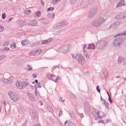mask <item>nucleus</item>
<instances>
[{
	"instance_id": "1",
	"label": "nucleus",
	"mask_w": 126,
	"mask_h": 126,
	"mask_svg": "<svg viewBox=\"0 0 126 126\" xmlns=\"http://www.w3.org/2000/svg\"><path fill=\"white\" fill-rule=\"evenodd\" d=\"M71 47L70 45L67 44L60 46L57 49V51L58 53H62L63 54H67L70 51Z\"/></svg>"
},
{
	"instance_id": "2",
	"label": "nucleus",
	"mask_w": 126,
	"mask_h": 126,
	"mask_svg": "<svg viewBox=\"0 0 126 126\" xmlns=\"http://www.w3.org/2000/svg\"><path fill=\"white\" fill-rule=\"evenodd\" d=\"M8 95L10 99L13 102H17V101H19V100H20V95L14 92H8Z\"/></svg>"
},
{
	"instance_id": "3",
	"label": "nucleus",
	"mask_w": 126,
	"mask_h": 126,
	"mask_svg": "<svg viewBox=\"0 0 126 126\" xmlns=\"http://www.w3.org/2000/svg\"><path fill=\"white\" fill-rule=\"evenodd\" d=\"M108 46V43L103 40H99L96 44V48L98 50H104Z\"/></svg>"
},
{
	"instance_id": "4",
	"label": "nucleus",
	"mask_w": 126,
	"mask_h": 126,
	"mask_svg": "<svg viewBox=\"0 0 126 126\" xmlns=\"http://www.w3.org/2000/svg\"><path fill=\"white\" fill-rule=\"evenodd\" d=\"M106 21V19H105L103 17H99L98 19L94 20L92 23V26H94V27H98V26H100L101 24H103L104 22Z\"/></svg>"
},
{
	"instance_id": "5",
	"label": "nucleus",
	"mask_w": 126,
	"mask_h": 126,
	"mask_svg": "<svg viewBox=\"0 0 126 126\" xmlns=\"http://www.w3.org/2000/svg\"><path fill=\"white\" fill-rule=\"evenodd\" d=\"M76 61L78 64L81 65H84V64H85V63L86 62L85 58H84L83 55L80 53L77 54Z\"/></svg>"
},
{
	"instance_id": "6",
	"label": "nucleus",
	"mask_w": 126,
	"mask_h": 126,
	"mask_svg": "<svg viewBox=\"0 0 126 126\" xmlns=\"http://www.w3.org/2000/svg\"><path fill=\"white\" fill-rule=\"evenodd\" d=\"M124 41H125V38L122 37H118L113 41V45L114 47H120L121 44L124 43Z\"/></svg>"
},
{
	"instance_id": "7",
	"label": "nucleus",
	"mask_w": 126,
	"mask_h": 126,
	"mask_svg": "<svg viewBox=\"0 0 126 126\" xmlns=\"http://www.w3.org/2000/svg\"><path fill=\"white\" fill-rule=\"evenodd\" d=\"M30 114L32 120H35V121H38V120H39V115H38V113H37L36 110H31Z\"/></svg>"
},
{
	"instance_id": "8",
	"label": "nucleus",
	"mask_w": 126,
	"mask_h": 126,
	"mask_svg": "<svg viewBox=\"0 0 126 126\" xmlns=\"http://www.w3.org/2000/svg\"><path fill=\"white\" fill-rule=\"evenodd\" d=\"M96 14V11L94 10H91L89 11V12L88 14V17L90 19H91V18H93L94 16H95Z\"/></svg>"
},
{
	"instance_id": "9",
	"label": "nucleus",
	"mask_w": 126,
	"mask_h": 126,
	"mask_svg": "<svg viewBox=\"0 0 126 126\" xmlns=\"http://www.w3.org/2000/svg\"><path fill=\"white\" fill-rule=\"evenodd\" d=\"M63 27V23L59 22L55 24L53 27L54 30H58V29H61Z\"/></svg>"
},
{
	"instance_id": "10",
	"label": "nucleus",
	"mask_w": 126,
	"mask_h": 126,
	"mask_svg": "<svg viewBox=\"0 0 126 126\" xmlns=\"http://www.w3.org/2000/svg\"><path fill=\"white\" fill-rule=\"evenodd\" d=\"M115 18L117 20H119V19H124V18H126V14L124 13H121L115 16Z\"/></svg>"
},
{
	"instance_id": "11",
	"label": "nucleus",
	"mask_w": 126,
	"mask_h": 126,
	"mask_svg": "<svg viewBox=\"0 0 126 126\" xmlns=\"http://www.w3.org/2000/svg\"><path fill=\"white\" fill-rule=\"evenodd\" d=\"M97 115L98 116V119L101 120V119L104 118L105 116H106V114L102 111H98L97 112Z\"/></svg>"
},
{
	"instance_id": "12",
	"label": "nucleus",
	"mask_w": 126,
	"mask_h": 126,
	"mask_svg": "<svg viewBox=\"0 0 126 126\" xmlns=\"http://www.w3.org/2000/svg\"><path fill=\"white\" fill-rule=\"evenodd\" d=\"M17 23L19 25L21 28L26 25V23H25V21L22 20H18V21H17Z\"/></svg>"
},
{
	"instance_id": "13",
	"label": "nucleus",
	"mask_w": 126,
	"mask_h": 126,
	"mask_svg": "<svg viewBox=\"0 0 126 126\" xmlns=\"http://www.w3.org/2000/svg\"><path fill=\"white\" fill-rule=\"evenodd\" d=\"M29 26L35 27L37 26V21L35 20H31L30 22L28 24Z\"/></svg>"
},
{
	"instance_id": "14",
	"label": "nucleus",
	"mask_w": 126,
	"mask_h": 126,
	"mask_svg": "<svg viewBox=\"0 0 126 126\" xmlns=\"http://www.w3.org/2000/svg\"><path fill=\"white\" fill-rule=\"evenodd\" d=\"M52 41L53 39L50 38L47 40H42L41 44V45H47V44H50Z\"/></svg>"
},
{
	"instance_id": "15",
	"label": "nucleus",
	"mask_w": 126,
	"mask_h": 126,
	"mask_svg": "<svg viewBox=\"0 0 126 126\" xmlns=\"http://www.w3.org/2000/svg\"><path fill=\"white\" fill-rule=\"evenodd\" d=\"M49 76H51V79L53 81H55V82H57L58 80H59V76L57 77L56 76H55V75H52L51 74H49Z\"/></svg>"
},
{
	"instance_id": "16",
	"label": "nucleus",
	"mask_w": 126,
	"mask_h": 126,
	"mask_svg": "<svg viewBox=\"0 0 126 126\" xmlns=\"http://www.w3.org/2000/svg\"><path fill=\"white\" fill-rule=\"evenodd\" d=\"M123 5H126L125 0H121L120 2L117 4L116 7H120V6H123Z\"/></svg>"
},
{
	"instance_id": "17",
	"label": "nucleus",
	"mask_w": 126,
	"mask_h": 126,
	"mask_svg": "<svg viewBox=\"0 0 126 126\" xmlns=\"http://www.w3.org/2000/svg\"><path fill=\"white\" fill-rule=\"evenodd\" d=\"M96 49V46L94 43L89 44V46L87 48L88 50H95Z\"/></svg>"
},
{
	"instance_id": "18",
	"label": "nucleus",
	"mask_w": 126,
	"mask_h": 126,
	"mask_svg": "<svg viewBox=\"0 0 126 126\" xmlns=\"http://www.w3.org/2000/svg\"><path fill=\"white\" fill-rule=\"evenodd\" d=\"M16 86L18 89H23L24 87L23 84L19 83V82H16Z\"/></svg>"
},
{
	"instance_id": "19",
	"label": "nucleus",
	"mask_w": 126,
	"mask_h": 126,
	"mask_svg": "<svg viewBox=\"0 0 126 126\" xmlns=\"http://www.w3.org/2000/svg\"><path fill=\"white\" fill-rule=\"evenodd\" d=\"M102 73L104 75V78L107 79L108 78V76L109 75V74L108 73V70L107 69H105L102 71Z\"/></svg>"
},
{
	"instance_id": "20",
	"label": "nucleus",
	"mask_w": 126,
	"mask_h": 126,
	"mask_svg": "<svg viewBox=\"0 0 126 126\" xmlns=\"http://www.w3.org/2000/svg\"><path fill=\"white\" fill-rule=\"evenodd\" d=\"M28 95L29 99L31 101H35V97H34V95H33V94H28Z\"/></svg>"
},
{
	"instance_id": "21",
	"label": "nucleus",
	"mask_w": 126,
	"mask_h": 126,
	"mask_svg": "<svg viewBox=\"0 0 126 126\" xmlns=\"http://www.w3.org/2000/svg\"><path fill=\"white\" fill-rule=\"evenodd\" d=\"M21 44L22 46H25V45H29L30 44V42L28 40H24L22 41Z\"/></svg>"
},
{
	"instance_id": "22",
	"label": "nucleus",
	"mask_w": 126,
	"mask_h": 126,
	"mask_svg": "<svg viewBox=\"0 0 126 126\" xmlns=\"http://www.w3.org/2000/svg\"><path fill=\"white\" fill-rule=\"evenodd\" d=\"M83 55L85 57L86 59H88V60H89V59H90V56H89V54H88L87 51L83 52Z\"/></svg>"
},
{
	"instance_id": "23",
	"label": "nucleus",
	"mask_w": 126,
	"mask_h": 126,
	"mask_svg": "<svg viewBox=\"0 0 126 126\" xmlns=\"http://www.w3.org/2000/svg\"><path fill=\"white\" fill-rule=\"evenodd\" d=\"M42 87V85H41V83L38 82L35 84L34 89H38V88H41Z\"/></svg>"
},
{
	"instance_id": "24",
	"label": "nucleus",
	"mask_w": 126,
	"mask_h": 126,
	"mask_svg": "<svg viewBox=\"0 0 126 126\" xmlns=\"http://www.w3.org/2000/svg\"><path fill=\"white\" fill-rule=\"evenodd\" d=\"M29 56H34L36 55V50H32L29 53Z\"/></svg>"
},
{
	"instance_id": "25",
	"label": "nucleus",
	"mask_w": 126,
	"mask_h": 126,
	"mask_svg": "<svg viewBox=\"0 0 126 126\" xmlns=\"http://www.w3.org/2000/svg\"><path fill=\"white\" fill-rule=\"evenodd\" d=\"M34 17H40L41 16V11H37L34 14Z\"/></svg>"
},
{
	"instance_id": "26",
	"label": "nucleus",
	"mask_w": 126,
	"mask_h": 126,
	"mask_svg": "<svg viewBox=\"0 0 126 126\" xmlns=\"http://www.w3.org/2000/svg\"><path fill=\"white\" fill-rule=\"evenodd\" d=\"M126 31H124L123 32H121L120 33L117 34L116 35H115V37H119L120 36H126Z\"/></svg>"
},
{
	"instance_id": "27",
	"label": "nucleus",
	"mask_w": 126,
	"mask_h": 126,
	"mask_svg": "<svg viewBox=\"0 0 126 126\" xmlns=\"http://www.w3.org/2000/svg\"><path fill=\"white\" fill-rule=\"evenodd\" d=\"M42 54V50L41 49H37L35 50V54L36 56H39V55H41Z\"/></svg>"
},
{
	"instance_id": "28",
	"label": "nucleus",
	"mask_w": 126,
	"mask_h": 126,
	"mask_svg": "<svg viewBox=\"0 0 126 126\" xmlns=\"http://www.w3.org/2000/svg\"><path fill=\"white\" fill-rule=\"evenodd\" d=\"M47 17H48V18H54V17H55V13H48L47 14Z\"/></svg>"
},
{
	"instance_id": "29",
	"label": "nucleus",
	"mask_w": 126,
	"mask_h": 126,
	"mask_svg": "<svg viewBox=\"0 0 126 126\" xmlns=\"http://www.w3.org/2000/svg\"><path fill=\"white\" fill-rule=\"evenodd\" d=\"M31 10L30 9H26L24 11V13L26 14L27 15H29V14H31Z\"/></svg>"
},
{
	"instance_id": "30",
	"label": "nucleus",
	"mask_w": 126,
	"mask_h": 126,
	"mask_svg": "<svg viewBox=\"0 0 126 126\" xmlns=\"http://www.w3.org/2000/svg\"><path fill=\"white\" fill-rule=\"evenodd\" d=\"M26 68L27 70H28V71H30L31 70H32L33 69V67L30 64L27 65Z\"/></svg>"
},
{
	"instance_id": "31",
	"label": "nucleus",
	"mask_w": 126,
	"mask_h": 126,
	"mask_svg": "<svg viewBox=\"0 0 126 126\" xmlns=\"http://www.w3.org/2000/svg\"><path fill=\"white\" fill-rule=\"evenodd\" d=\"M62 0H52L51 1L52 4H57L59 1H61Z\"/></svg>"
},
{
	"instance_id": "32",
	"label": "nucleus",
	"mask_w": 126,
	"mask_h": 126,
	"mask_svg": "<svg viewBox=\"0 0 126 126\" xmlns=\"http://www.w3.org/2000/svg\"><path fill=\"white\" fill-rule=\"evenodd\" d=\"M103 103L105 108H107V109H109V103L106 101V100H103Z\"/></svg>"
},
{
	"instance_id": "33",
	"label": "nucleus",
	"mask_w": 126,
	"mask_h": 126,
	"mask_svg": "<svg viewBox=\"0 0 126 126\" xmlns=\"http://www.w3.org/2000/svg\"><path fill=\"white\" fill-rule=\"evenodd\" d=\"M61 23H62V27L63 26H66V25H68V23L66 21L61 22Z\"/></svg>"
},
{
	"instance_id": "34",
	"label": "nucleus",
	"mask_w": 126,
	"mask_h": 126,
	"mask_svg": "<svg viewBox=\"0 0 126 126\" xmlns=\"http://www.w3.org/2000/svg\"><path fill=\"white\" fill-rule=\"evenodd\" d=\"M124 58L123 57H119L118 59V62L119 63H123L124 62Z\"/></svg>"
},
{
	"instance_id": "35",
	"label": "nucleus",
	"mask_w": 126,
	"mask_h": 126,
	"mask_svg": "<svg viewBox=\"0 0 126 126\" xmlns=\"http://www.w3.org/2000/svg\"><path fill=\"white\" fill-rule=\"evenodd\" d=\"M86 48H87V45H86V44H83V52H86V51H87L86 50Z\"/></svg>"
},
{
	"instance_id": "36",
	"label": "nucleus",
	"mask_w": 126,
	"mask_h": 126,
	"mask_svg": "<svg viewBox=\"0 0 126 126\" xmlns=\"http://www.w3.org/2000/svg\"><path fill=\"white\" fill-rule=\"evenodd\" d=\"M68 126H76V125L74 123L71 122H68Z\"/></svg>"
},
{
	"instance_id": "37",
	"label": "nucleus",
	"mask_w": 126,
	"mask_h": 126,
	"mask_svg": "<svg viewBox=\"0 0 126 126\" xmlns=\"http://www.w3.org/2000/svg\"><path fill=\"white\" fill-rule=\"evenodd\" d=\"M5 59V56H0V62H2Z\"/></svg>"
},
{
	"instance_id": "38",
	"label": "nucleus",
	"mask_w": 126,
	"mask_h": 126,
	"mask_svg": "<svg viewBox=\"0 0 126 126\" xmlns=\"http://www.w3.org/2000/svg\"><path fill=\"white\" fill-rule=\"evenodd\" d=\"M107 94H108V96H109V99H108V100H109L110 103L111 104H112V103H113V100H112V98H111V96H110V94H109V93L107 92Z\"/></svg>"
},
{
	"instance_id": "39",
	"label": "nucleus",
	"mask_w": 126,
	"mask_h": 126,
	"mask_svg": "<svg viewBox=\"0 0 126 126\" xmlns=\"http://www.w3.org/2000/svg\"><path fill=\"white\" fill-rule=\"evenodd\" d=\"M3 30H4V27L0 25V32H3Z\"/></svg>"
},
{
	"instance_id": "40",
	"label": "nucleus",
	"mask_w": 126,
	"mask_h": 126,
	"mask_svg": "<svg viewBox=\"0 0 126 126\" xmlns=\"http://www.w3.org/2000/svg\"><path fill=\"white\" fill-rule=\"evenodd\" d=\"M54 9H55L54 7H50L47 9V11H53V10H54Z\"/></svg>"
},
{
	"instance_id": "41",
	"label": "nucleus",
	"mask_w": 126,
	"mask_h": 126,
	"mask_svg": "<svg viewBox=\"0 0 126 126\" xmlns=\"http://www.w3.org/2000/svg\"><path fill=\"white\" fill-rule=\"evenodd\" d=\"M13 80L11 78H9L8 79V84H10L11 83H12Z\"/></svg>"
},
{
	"instance_id": "42",
	"label": "nucleus",
	"mask_w": 126,
	"mask_h": 126,
	"mask_svg": "<svg viewBox=\"0 0 126 126\" xmlns=\"http://www.w3.org/2000/svg\"><path fill=\"white\" fill-rule=\"evenodd\" d=\"M58 111L59 113V117H61V116H63V111H62V110L59 109L58 110Z\"/></svg>"
},
{
	"instance_id": "43",
	"label": "nucleus",
	"mask_w": 126,
	"mask_h": 126,
	"mask_svg": "<svg viewBox=\"0 0 126 126\" xmlns=\"http://www.w3.org/2000/svg\"><path fill=\"white\" fill-rule=\"evenodd\" d=\"M3 82L5 84H8V79H4Z\"/></svg>"
},
{
	"instance_id": "44",
	"label": "nucleus",
	"mask_w": 126,
	"mask_h": 126,
	"mask_svg": "<svg viewBox=\"0 0 126 126\" xmlns=\"http://www.w3.org/2000/svg\"><path fill=\"white\" fill-rule=\"evenodd\" d=\"M71 56L72 58H73V59H76V58H77V54H71Z\"/></svg>"
},
{
	"instance_id": "45",
	"label": "nucleus",
	"mask_w": 126,
	"mask_h": 126,
	"mask_svg": "<svg viewBox=\"0 0 126 126\" xmlns=\"http://www.w3.org/2000/svg\"><path fill=\"white\" fill-rule=\"evenodd\" d=\"M116 27H117V25L113 24L110 26V28H116Z\"/></svg>"
},
{
	"instance_id": "46",
	"label": "nucleus",
	"mask_w": 126,
	"mask_h": 126,
	"mask_svg": "<svg viewBox=\"0 0 126 126\" xmlns=\"http://www.w3.org/2000/svg\"><path fill=\"white\" fill-rule=\"evenodd\" d=\"M6 17V15H5V13H3L2 14V19H5Z\"/></svg>"
},
{
	"instance_id": "47",
	"label": "nucleus",
	"mask_w": 126,
	"mask_h": 126,
	"mask_svg": "<svg viewBox=\"0 0 126 126\" xmlns=\"http://www.w3.org/2000/svg\"><path fill=\"white\" fill-rule=\"evenodd\" d=\"M98 123H101V124H103V125H106V123H105V121L104 120H99Z\"/></svg>"
},
{
	"instance_id": "48",
	"label": "nucleus",
	"mask_w": 126,
	"mask_h": 126,
	"mask_svg": "<svg viewBox=\"0 0 126 126\" xmlns=\"http://www.w3.org/2000/svg\"><path fill=\"white\" fill-rule=\"evenodd\" d=\"M35 90L34 95L35 96H37L38 95V90L37 89H35Z\"/></svg>"
},
{
	"instance_id": "49",
	"label": "nucleus",
	"mask_w": 126,
	"mask_h": 126,
	"mask_svg": "<svg viewBox=\"0 0 126 126\" xmlns=\"http://www.w3.org/2000/svg\"><path fill=\"white\" fill-rule=\"evenodd\" d=\"M96 90H97V92L100 93V91H101V90H100V89H99V86H96Z\"/></svg>"
},
{
	"instance_id": "50",
	"label": "nucleus",
	"mask_w": 126,
	"mask_h": 126,
	"mask_svg": "<svg viewBox=\"0 0 126 126\" xmlns=\"http://www.w3.org/2000/svg\"><path fill=\"white\" fill-rule=\"evenodd\" d=\"M13 20V18L11 17L7 21V22H8V23H9V22H10V21H11V20Z\"/></svg>"
},
{
	"instance_id": "51",
	"label": "nucleus",
	"mask_w": 126,
	"mask_h": 126,
	"mask_svg": "<svg viewBox=\"0 0 126 126\" xmlns=\"http://www.w3.org/2000/svg\"><path fill=\"white\" fill-rule=\"evenodd\" d=\"M32 77H33V78H37V74L36 73H33L32 74Z\"/></svg>"
},
{
	"instance_id": "52",
	"label": "nucleus",
	"mask_w": 126,
	"mask_h": 126,
	"mask_svg": "<svg viewBox=\"0 0 126 126\" xmlns=\"http://www.w3.org/2000/svg\"><path fill=\"white\" fill-rule=\"evenodd\" d=\"M10 47H13V48L15 49V48H16V44L14 43L13 44H11Z\"/></svg>"
},
{
	"instance_id": "53",
	"label": "nucleus",
	"mask_w": 126,
	"mask_h": 126,
	"mask_svg": "<svg viewBox=\"0 0 126 126\" xmlns=\"http://www.w3.org/2000/svg\"><path fill=\"white\" fill-rule=\"evenodd\" d=\"M8 45H9L8 41H6L4 43L3 46H8Z\"/></svg>"
},
{
	"instance_id": "54",
	"label": "nucleus",
	"mask_w": 126,
	"mask_h": 126,
	"mask_svg": "<svg viewBox=\"0 0 126 126\" xmlns=\"http://www.w3.org/2000/svg\"><path fill=\"white\" fill-rule=\"evenodd\" d=\"M59 101H61L62 103H63V102H64V100H63V97H60L59 98Z\"/></svg>"
},
{
	"instance_id": "55",
	"label": "nucleus",
	"mask_w": 126,
	"mask_h": 126,
	"mask_svg": "<svg viewBox=\"0 0 126 126\" xmlns=\"http://www.w3.org/2000/svg\"><path fill=\"white\" fill-rule=\"evenodd\" d=\"M111 122V120L110 119H107L106 121H105V125L106 124H108V123H110Z\"/></svg>"
},
{
	"instance_id": "56",
	"label": "nucleus",
	"mask_w": 126,
	"mask_h": 126,
	"mask_svg": "<svg viewBox=\"0 0 126 126\" xmlns=\"http://www.w3.org/2000/svg\"><path fill=\"white\" fill-rule=\"evenodd\" d=\"M39 103H40L41 106H43V105L44 104V103L43 102V101L41 100L39 101Z\"/></svg>"
},
{
	"instance_id": "57",
	"label": "nucleus",
	"mask_w": 126,
	"mask_h": 126,
	"mask_svg": "<svg viewBox=\"0 0 126 126\" xmlns=\"http://www.w3.org/2000/svg\"><path fill=\"white\" fill-rule=\"evenodd\" d=\"M79 116L81 117V118H83L84 117V115H83L82 113L80 114Z\"/></svg>"
},
{
	"instance_id": "58",
	"label": "nucleus",
	"mask_w": 126,
	"mask_h": 126,
	"mask_svg": "<svg viewBox=\"0 0 126 126\" xmlns=\"http://www.w3.org/2000/svg\"><path fill=\"white\" fill-rule=\"evenodd\" d=\"M4 50L5 51H9V48H8V47H5L4 48Z\"/></svg>"
},
{
	"instance_id": "59",
	"label": "nucleus",
	"mask_w": 126,
	"mask_h": 126,
	"mask_svg": "<svg viewBox=\"0 0 126 126\" xmlns=\"http://www.w3.org/2000/svg\"><path fill=\"white\" fill-rule=\"evenodd\" d=\"M71 0V3H74L75 1L77 0Z\"/></svg>"
},
{
	"instance_id": "60",
	"label": "nucleus",
	"mask_w": 126,
	"mask_h": 126,
	"mask_svg": "<svg viewBox=\"0 0 126 126\" xmlns=\"http://www.w3.org/2000/svg\"><path fill=\"white\" fill-rule=\"evenodd\" d=\"M34 126H41V125L39 123H37Z\"/></svg>"
},
{
	"instance_id": "61",
	"label": "nucleus",
	"mask_w": 126,
	"mask_h": 126,
	"mask_svg": "<svg viewBox=\"0 0 126 126\" xmlns=\"http://www.w3.org/2000/svg\"><path fill=\"white\" fill-rule=\"evenodd\" d=\"M41 4H42V5H45V2H44V1H43L42 0H41Z\"/></svg>"
},
{
	"instance_id": "62",
	"label": "nucleus",
	"mask_w": 126,
	"mask_h": 126,
	"mask_svg": "<svg viewBox=\"0 0 126 126\" xmlns=\"http://www.w3.org/2000/svg\"><path fill=\"white\" fill-rule=\"evenodd\" d=\"M66 124H67V121H66L64 123V126H66Z\"/></svg>"
},
{
	"instance_id": "63",
	"label": "nucleus",
	"mask_w": 126,
	"mask_h": 126,
	"mask_svg": "<svg viewBox=\"0 0 126 126\" xmlns=\"http://www.w3.org/2000/svg\"><path fill=\"white\" fill-rule=\"evenodd\" d=\"M34 82L35 83H39V82H38V80H35Z\"/></svg>"
},
{
	"instance_id": "64",
	"label": "nucleus",
	"mask_w": 126,
	"mask_h": 126,
	"mask_svg": "<svg viewBox=\"0 0 126 126\" xmlns=\"http://www.w3.org/2000/svg\"><path fill=\"white\" fill-rule=\"evenodd\" d=\"M22 126H26V124L24 123V124H23Z\"/></svg>"
}]
</instances>
